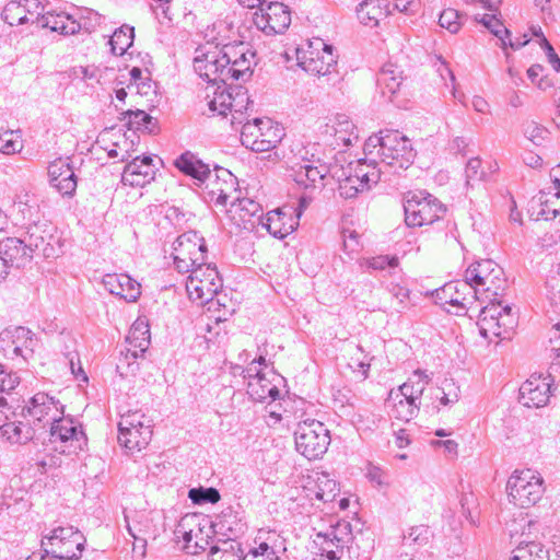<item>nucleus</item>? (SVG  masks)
Returning <instances> with one entry per match:
<instances>
[{
    "label": "nucleus",
    "instance_id": "19",
    "mask_svg": "<svg viewBox=\"0 0 560 560\" xmlns=\"http://www.w3.org/2000/svg\"><path fill=\"white\" fill-rule=\"evenodd\" d=\"M205 101L209 113L213 116H226L229 113H241L246 108L248 96L242 91L233 96L224 86L213 83L205 89Z\"/></svg>",
    "mask_w": 560,
    "mask_h": 560
},
{
    "label": "nucleus",
    "instance_id": "61",
    "mask_svg": "<svg viewBox=\"0 0 560 560\" xmlns=\"http://www.w3.org/2000/svg\"><path fill=\"white\" fill-rule=\"evenodd\" d=\"M465 172L468 182L482 180L487 177V173L482 167V162L478 158H472L467 162Z\"/></svg>",
    "mask_w": 560,
    "mask_h": 560
},
{
    "label": "nucleus",
    "instance_id": "48",
    "mask_svg": "<svg viewBox=\"0 0 560 560\" xmlns=\"http://www.w3.org/2000/svg\"><path fill=\"white\" fill-rule=\"evenodd\" d=\"M24 254V246L18 238L8 237L0 241V260L4 262L7 269L9 264H13Z\"/></svg>",
    "mask_w": 560,
    "mask_h": 560
},
{
    "label": "nucleus",
    "instance_id": "53",
    "mask_svg": "<svg viewBox=\"0 0 560 560\" xmlns=\"http://www.w3.org/2000/svg\"><path fill=\"white\" fill-rule=\"evenodd\" d=\"M389 308L401 313L411 306L410 291L406 287L396 284L392 289V296L388 300Z\"/></svg>",
    "mask_w": 560,
    "mask_h": 560
},
{
    "label": "nucleus",
    "instance_id": "55",
    "mask_svg": "<svg viewBox=\"0 0 560 560\" xmlns=\"http://www.w3.org/2000/svg\"><path fill=\"white\" fill-rule=\"evenodd\" d=\"M325 175L316 166L305 165L295 175V182L304 188L322 184Z\"/></svg>",
    "mask_w": 560,
    "mask_h": 560
},
{
    "label": "nucleus",
    "instance_id": "3",
    "mask_svg": "<svg viewBox=\"0 0 560 560\" xmlns=\"http://www.w3.org/2000/svg\"><path fill=\"white\" fill-rule=\"evenodd\" d=\"M284 137V127L267 117L248 120L243 125L241 131L242 144L257 153L276 149Z\"/></svg>",
    "mask_w": 560,
    "mask_h": 560
},
{
    "label": "nucleus",
    "instance_id": "35",
    "mask_svg": "<svg viewBox=\"0 0 560 560\" xmlns=\"http://www.w3.org/2000/svg\"><path fill=\"white\" fill-rule=\"evenodd\" d=\"M38 9L37 0H12L4 7L2 16L8 24L19 25L25 23L28 15L37 14Z\"/></svg>",
    "mask_w": 560,
    "mask_h": 560
},
{
    "label": "nucleus",
    "instance_id": "1",
    "mask_svg": "<svg viewBox=\"0 0 560 560\" xmlns=\"http://www.w3.org/2000/svg\"><path fill=\"white\" fill-rule=\"evenodd\" d=\"M366 156L376 158L388 165L407 168L412 163L415 152L410 140L397 130L372 135L364 143Z\"/></svg>",
    "mask_w": 560,
    "mask_h": 560
},
{
    "label": "nucleus",
    "instance_id": "30",
    "mask_svg": "<svg viewBox=\"0 0 560 560\" xmlns=\"http://www.w3.org/2000/svg\"><path fill=\"white\" fill-rule=\"evenodd\" d=\"M154 176L153 160L151 156H136L128 163L122 173V180L130 186L142 187L149 184Z\"/></svg>",
    "mask_w": 560,
    "mask_h": 560
},
{
    "label": "nucleus",
    "instance_id": "26",
    "mask_svg": "<svg viewBox=\"0 0 560 560\" xmlns=\"http://www.w3.org/2000/svg\"><path fill=\"white\" fill-rule=\"evenodd\" d=\"M50 184L63 196H72L77 189V176L69 159H56L48 166Z\"/></svg>",
    "mask_w": 560,
    "mask_h": 560
},
{
    "label": "nucleus",
    "instance_id": "59",
    "mask_svg": "<svg viewBox=\"0 0 560 560\" xmlns=\"http://www.w3.org/2000/svg\"><path fill=\"white\" fill-rule=\"evenodd\" d=\"M188 497L194 503L198 504L201 502L217 503L221 498L219 491L214 488H194L189 490Z\"/></svg>",
    "mask_w": 560,
    "mask_h": 560
},
{
    "label": "nucleus",
    "instance_id": "6",
    "mask_svg": "<svg viewBox=\"0 0 560 560\" xmlns=\"http://www.w3.org/2000/svg\"><path fill=\"white\" fill-rule=\"evenodd\" d=\"M299 66L316 77L330 74L337 66L335 47L320 37H312L296 50Z\"/></svg>",
    "mask_w": 560,
    "mask_h": 560
},
{
    "label": "nucleus",
    "instance_id": "44",
    "mask_svg": "<svg viewBox=\"0 0 560 560\" xmlns=\"http://www.w3.org/2000/svg\"><path fill=\"white\" fill-rule=\"evenodd\" d=\"M234 314V307H233V303L230 302L229 304H225V303H221L220 301H218L217 303H210V306L208 307V311H207V319H208V323H207V330L208 332H211L212 330H214V327L212 324H214L215 326H219L220 324H224L226 322H229V319L231 318V316Z\"/></svg>",
    "mask_w": 560,
    "mask_h": 560
},
{
    "label": "nucleus",
    "instance_id": "4",
    "mask_svg": "<svg viewBox=\"0 0 560 560\" xmlns=\"http://www.w3.org/2000/svg\"><path fill=\"white\" fill-rule=\"evenodd\" d=\"M465 278L474 287L477 299L483 302L498 299L505 282L503 269L490 259L469 266Z\"/></svg>",
    "mask_w": 560,
    "mask_h": 560
},
{
    "label": "nucleus",
    "instance_id": "21",
    "mask_svg": "<svg viewBox=\"0 0 560 560\" xmlns=\"http://www.w3.org/2000/svg\"><path fill=\"white\" fill-rule=\"evenodd\" d=\"M253 22L266 35L281 34L291 24V11L281 2H270L254 13Z\"/></svg>",
    "mask_w": 560,
    "mask_h": 560
},
{
    "label": "nucleus",
    "instance_id": "29",
    "mask_svg": "<svg viewBox=\"0 0 560 560\" xmlns=\"http://www.w3.org/2000/svg\"><path fill=\"white\" fill-rule=\"evenodd\" d=\"M30 245L34 246L44 256H56L62 247L61 236L57 229L51 226H37L30 233Z\"/></svg>",
    "mask_w": 560,
    "mask_h": 560
},
{
    "label": "nucleus",
    "instance_id": "31",
    "mask_svg": "<svg viewBox=\"0 0 560 560\" xmlns=\"http://www.w3.org/2000/svg\"><path fill=\"white\" fill-rule=\"evenodd\" d=\"M260 211L259 203L246 197L241 198L240 195H236L235 199H231L225 208L229 221L236 226H245L252 223L253 219L258 215Z\"/></svg>",
    "mask_w": 560,
    "mask_h": 560
},
{
    "label": "nucleus",
    "instance_id": "57",
    "mask_svg": "<svg viewBox=\"0 0 560 560\" xmlns=\"http://www.w3.org/2000/svg\"><path fill=\"white\" fill-rule=\"evenodd\" d=\"M440 26L447 30L452 34L457 33L462 27V18L458 11L454 9H445L439 19Z\"/></svg>",
    "mask_w": 560,
    "mask_h": 560
},
{
    "label": "nucleus",
    "instance_id": "63",
    "mask_svg": "<svg viewBox=\"0 0 560 560\" xmlns=\"http://www.w3.org/2000/svg\"><path fill=\"white\" fill-rule=\"evenodd\" d=\"M560 238V230L552 229L551 225H544L539 230L538 240L542 247H551L558 243Z\"/></svg>",
    "mask_w": 560,
    "mask_h": 560
},
{
    "label": "nucleus",
    "instance_id": "14",
    "mask_svg": "<svg viewBox=\"0 0 560 560\" xmlns=\"http://www.w3.org/2000/svg\"><path fill=\"white\" fill-rule=\"evenodd\" d=\"M118 441L131 453L145 448L152 438L150 420L138 411H129L119 421Z\"/></svg>",
    "mask_w": 560,
    "mask_h": 560
},
{
    "label": "nucleus",
    "instance_id": "18",
    "mask_svg": "<svg viewBox=\"0 0 560 560\" xmlns=\"http://www.w3.org/2000/svg\"><path fill=\"white\" fill-rule=\"evenodd\" d=\"M223 48L219 45L207 44L197 49L194 59L195 71L211 84L228 82Z\"/></svg>",
    "mask_w": 560,
    "mask_h": 560
},
{
    "label": "nucleus",
    "instance_id": "37",
    "mask_svg": "<svg viewBox=\"0 0 560 560\" xmlns=\"http://www.w3.org/2000/svg\"><path fill=\"white\" fill-rule=\"evenodd\" d=\"M305 490L310 499H317L325 503L334 501L339 492L337 482L325 474L308 480Z\"/></svg>",
    "mask_w": 560,
    "mask_h": 560
},
{
    "label": "nucleus",
    "instance_id": "58",
    "mask_svg": "<svg viewBox=\"0 0 560 560\" xmlns=\"http://www.w3.org/2000/svg\"><path fill=\"white\" fill-rule=\"evenodd\" d=\"M431 533L429 527L423 524L413 525L409 528L407 535L404 536L406 544L425 545L430 539Z\"/></svg>",
    "mask_w": 560,
    "mask_h": 560
},
{
    "label": "nucleus",
    "instance_id": "2",
    "mask_svg": "<svg viewBox=\"0 0 560 560\" xmlns=\"http://www.w3.org/2000/svg\"><path fill=\"white\" fill-rule=\"evenodd\" d=\"M428 382V375L415 371L402 385L392 389L386 402L389 415L402 422H409L413 419L419 410L417 401L420 399Z\"/></svg>",
    "mask_w": 560,
    "mask_h": 560
},
{
    "label": "nucleus",
    "instance_id": "47",
    "mask_svg": "<svg viewBox=\"0 0 560 560\" xmlns=\"http://www.w3.org/2000/svg\"><path fill=\"white\" fill-rule=\"evenodd\" d=\"M133 43V28L121 26L117 28L109 39V45L114 55L122 56Z\"/></svg>",
    "mask_w": 560,
    "mask_h": 560
},
{
    "label": "nucleus",
    "instance_id": "50",
    "mask_svg": "<svg viewBox=\"0 0 560 560\" xmlns=\"http://www.w3.org/2000/svg\"><path fill=\"white\" fill-rule=\"evenodd\" d=\"M0 431L12 443H24L31 439V429L21 422L0 425Z\"/></svg>",
    "mask_w": 560,
    "mask_h": 560
},
{
    "label": "nucleus",
    "instance_id": "7",
    "mask_svg": "<svg viewBox=\"0 0 560 560\" xmlns=\"http://www.w3.org/2000/svg\"><path fill=\"white\" fill-rule=\"evenodd\" d=\"M506 493L514 506L530 508L539 502L544 494V480L530 469L516 470L506 482Z\"/></svg>",
    "mask_w": 560,
    "mask_h": 560
},
{
    "label": "nucleus",
    "instance_id": "45",
    "mask_svg": "<svg viewBox=\"0 0 560 560\" xmlns=\"http://www.w3.org/2000/svg\"><path fill=\"white\" fill-rule=\"evenodd\" d=\"M511 560H549V552L536 541L520 544L512 552Z\"/></svg>",
    "mask_w": 560,
    "mask_h": 560
},
{
    "label": "nucleus",
    "instance_id": "32",
    "mask_svg": "<svg viewBox=\"0 0 560 560\" xmlns=\"http://www.w3.org/2000/svg\"><path fill=\"white\" fill-rule=\"evenodd\" d=\"M27 412L35 421L55 422L62 415V406L47 394L37 393L31 399Z\"/></svg>",
    "mask_w": 560,
    "mask_h": 560
},
{
    "label": "nucleus",
    "instance_id": "11",
    "mask_svg": "<svg viewBox=\"0 0 560 560\" xmlns=\"http://www.w3.org/2000/svg\"><path fill=\"white\" fill-rule=\"evenodd\" d=\"M85 538L72 526H59L45 536L42 545L55 559H78L83 551Z\"/></svg>",
    "mask_w": 560,
    "mask_h": 560
},
{
    "label": "nucleus",
    "instance_id": "62",
    "mask_svg": "<svg viewBox=\"0 0 560 560\" xmlns=\"http://www.w3.org/2000/svg\"><path fill=\"white\" fill-rule=\"evenodd\" d=\"M158 4L155 5V10L159 14H161L164 19L172 21L179 14L178 3L174 0H154Z\"/></svg>",
    "mask_w": 560,
    "mask_h": 560
},
{
    "label": "nucleus",
    "instance_id": "22",
    "mask_svg": "<svg viewBox=\"0 0 560 560\" xmlns=\"http://www.w3.org/2000/svg\"><path fill=\"white\" fill-rule=\"evenodd\" d=\"M50 440L61 443L62 453H77L86 445V436L80 425L66 417H58L50 428Z\"/></svg>",
    "mask_w": 560,
    "mask_h": 560
},
{
    "label": "nucleus",
    "instance_id": "42",
    "mask_svg": "<svg viewBox=\"0 0 560 560\" xmlns=\"http://www.w3.org/2000/svg\"><path fill=\"white\" fill-rule=\"evenodd\" d=\"M248 394L255 400H265L267 398L275 400L279 397L280 392L271 382L257 374L248 382Z\"/></svg>",
    "mask_w": 560,
    "mask_h": 560
},
{
    "label": "nucleus",
    "instance_id": "10",
    "mask_svg": "<svg viewBox=\"0 0 560 560\" xmlns=\"http://www.w3.org/2000/svg\"><path fill=\"white\" fill-rule=\"evenodd\" d=\"M151 343L149 322L139 317L131 325L126 337L125 350L121 352L117 370L121 375L127 376L135 372L133 365L138 366V359L143 358Z\"/></svg>",
    "mask_w": 560,
    "mask_h": 560
},
{
    "label": "nucleus",
    "instance_id": "23",
    "mask_svg": "<svg viewBox=\"0 0 560 560\" xmlns=\"http://www.w3.org/2000/svg\"><path fill=\"white\" fill-rule=\"evenodd\" d=\"M325 141L336 148H347L358 141V129L345 114H337L329 118L322 130Z\"/></svg>",
    "mask_w": 560,
    "mask_h": 560
},
{
    "label": "nucleus",
    "instance_id": "20",
    "mask_svg": "<svg viewBox=\"0 0 560 560\" xmlns=\"http://www.w3.org/2000/svg\"><path fill=\"white\" fill-rule=\"evenodd\" d=\"M205 189L217 207L226 208L240 195L237 178L226 168L218 167L206 178Z\"/></svg>",
    "mask_w": 560,
    "mask_h": 560
},
{
    "label": "nucleus",
    "instance_id": "60",
    "mask_svg": "<svg viewBox=\"0 0 560 560\" xmlns=\"http://www.w3.org/2000/svg\"><path fill=\"white\" fill-rule=\"evenodd\" d=\"M244 560H278V557L267 542H260L257 548L247 553Z\"/></svg>",
    "mask_w": 560,
    "mask_h": 560
},
{
    "label": "nucleus",
    "instance_id": "34",
    "mask_svg": "<svg viewBox=\"0 0 560 560\" xmlns=\"http://www.w3.org/2000/svg\"><path fill=\"white\" fill-rule=\"evenodd\" d=\"M388 14V0H363L357 8L358 20L368 26H377Z\"/></svg>",
    "mask_w": 560,
    "mask_h": 560
},
{
    "label": "nucleus",
    "instance_id": "49",
    "mask_svg": "<svg viewBox=\"0 0 560 560\" xmlns=\"http://www.w3.org/2000/svg\"><path fill=\"white\" fill-rule=\"evenodd\" d=\"M28 335L30 331L23 327L5 329L0 334V342H11L13 351L21 353L22 349L28 347V342H31Z\"/></svg>",
    "mask_w": 560,
    "mask_h": 560
},
{
    "label": "nucleus",
    "instance_id": "56",
    "mask_svg": "<svg viewBox=\"0 0 560 560\" xmlns=\"http://www.w3.org/2000/svg\"><path fill=\"white\" fill-rule=\"evenodd\" d=\"M242 555L237 546L223 541L220 546L211 548V560H241Z\"/></svg>",
    "mask_w": 560,
    "mask_h": 560
},
{
    "label": "nucleus",
    "instance_id": "43",
    "mask_svg": "<svg viewBox=\"0 0 560 560\" xmlns=\"http://www.w3.org/2000/svg\"><path fill=\"white\" fill-rule=\"evenodd\" d=\"M128 530L133 539L143 540V537L154 534V525L148 514L137 512L130 518L128 517Z\"/></svg>",
    "mask_w": 560,
    "mask_h": 560
},
{
    "label": "nucleus",
    "instance_id": "52",
    "mask_svg": "<svg viewBox=\"0 0 560 560\" xmlns=\"http://www.w3.org/2000/svg\"><path fill=\"white\" fill-rule=\"evenodd\" d=\"M434 400L443 407L456 404L458 401V387L453 381L444 380L435 390Z\"/></svg>",
    "mask_w": 560,
    "mask_h": 560
},
{
    "label": "nucleus",
    "instance_id": "39",
    "mask_svg": "<svg viewBox=\"0 0 560 560\" xmlns=\"http://www.w3.org/2000/svg\"><path fill=\"white\" fill-rule=\"evenodd\" d=\"M175 166L186 175L191 176L201 184L206 183V178L210 175L209 166L198 160L190 153L182 154L176 161Z\"/></svg>",
    "mask_w": 560,
    "mask_h": 560
},
{
    "label": "nucleus",
    "instance_id": "24",
    "mask_svg": "<svg viewBox=\"0 0 560 560\" xmlns=\"http://www.w3.org/2000/svg\"><path fill=\"white\" fill-rule=\"evenodd\" d=\"M552 377L550 374H533L520 388V401L527 408L545 407L551 396Z\"/></svg>",
    "mask_w": 560,
    "mask_h": 560
},
{
    "label": "nucleus",
    "instance_id": "41",
    "mask_svg": "<svg viewBox=\"0 0 560 560\" xmlns=\"http://www.w3.org/2000/svg\"><path fill=\"white\" fill-rule=\"evenodd\" d=\"M124 120L129 128L147 133H156L159 130L156 119L144 110H127L124 113Z\"/></svg>",
    "mask_w": 560,
    "mask_h": 560
},
{
    "label": "nucleus",
    "instance_id": "16",
    "mask_svg": "<svg viewBox=\"0 0 560 560\" xmlns=\"http://www.w3.org/2000/svg\"><path fill=\"white\" fill-rule=\"evenodd\" d=\"M197 514H187L177 524L175 536L182 548L190 555L205 551L210 546V529Z\"/></svg>",
    "mask_w": 560,
    "mask_h": 560
},
{
    "label": "nucleus",
    "instance_id": "38",
    "mask_svg": "<svg viewBox=\"0 0 560 560\" xmlns=\"http://www.w3.org/2000/svg\"><path fill=\"white\" fill-rule=\"evenodd\" d=\"M476 20L483 24V26L488 28L492 34L499 37L503 47L509 45L511 48L517 49L525 46L529 42L527 35H523L522 39L517 38L516 40H511L510 32L494 15L485 14L481 19L476 16Z\"/></svg>",
    "mask_w": 560,
    "mask_h": 560
},
{
    "label": "nucleus",
    "instance_id": "27",
    "mask_svg": "<svg viewBox=\"0 0 560 560\" xmlns=\"http://www.w3.org/2000/svg\"><path fill=\"white\" fill-rule=\"evenodd\" d=\"M445 305L458 308L469 307L477 299L474 287L465 280H457L446 283L439 293Z\"/></svg>",
    "mask_w": 560,
    "mask_h": 560
},
{
    "label": "nucleus",
    "instance_id": "28",
    "mask_svg": "<svg viewBox=\"0 0 560 560\" xmlns=\"http://www.w3.org/2000/svg\"><path fill=\"white\" fill-rule=\"evenodd\" d=\"M264 225L271 235L283 238L298 226V214L292 209H276L267 213Z\"/></svg>",
    "mask_w": 560,
    "mask_h": 560
},
{
    "label": "nucleus",
    "instance_id": "46",
    "mask_svg": "<svg viewBox=\"0 0 560 560\" xmlns=\"http://www.w3.org/2000/svg\"><path fill=\"white\" fill-rule=\"evenodd\" d=\"M378 83L388 93L395 94L402 83L401 71L395 65H385L381 70Z\"/></svg>",
    "mask_w": 560,
    "mask_h": 560
},
{
    "label": "nucleus",
    "instance_id": "15",
    "mask_svg": "<svg viewBox=\"0 0 560 560\" xmlns=\"http://www.w3.org/2000/svg\"><path fill=\"white\" fill-rule=\"evenodd\" d=\"M225 61V73L229 80H248L256 66V51L244 40L222 45Z\"/></svg>",
    "mask_w": 560,
    "mask_h": 560
},
{
    "label": "nucleus",
    "instance_id": "51",
    "mask_svg": "<svg viewBox=\"0 0 560 560\" xmlns=\"http://www.w3.org/2000/svg\"><path fill=\"white\" fill-rule=\"evenodd\" d=\"M23 140L18 131L0 129V152L14 154L22 150Z\"/></svg>",
    "mask_w": 560,
    "mask_h": 560
},
{
    "label": "nucleus",
    "instance_id": "40",
    "mask_svg": "<svg viewBox=\"0 0 560 560\" xmlns=\"http://www.w3.org/2000/svg\"><path fill=\"white\" fill-rule=\"evenodd\" d=\"M241 21L234 14H228L214 23L217 39L224 43L238 42L241 34Z\"/></svg>",
    "mask_w": 560,
    "mask_h": 560
},
{
    "label": "nucleus",
    "instance_id": "17",
    "mask_svg": "<svg viewBox=\"0 0 560 560\" xmlns=\"http://www.w3.org/2000/svg\"><path fill=\"white\" fill-rule=\"evenodd\" d=\"M445 209L434 197L412 194L405 205V221L408 226L420 228L438 221Z\"/></svg>",
    "mask_w": 560,
    "mask_h": 560
},
{
    "label": "nucleus",
    "instance_id": "8",
    "mask_svg": "<svg viewBox=\"0 0 560 560\" xmlns=\"http://www.w3.org/2000/svg\"><path fill=\"white\" fill-rule=\"evenodd\" d=\"M188 272L185 288L190 302L199 306L211 303L223 287L217 267L210 264L201 265Z\"/></svg>",
    "mask_w": 560,
    "mask_h": 560
},
{
    "label": "nucleus",
    "instance_id": "25",
    "mask_svg": "<svg viewBox=\"0 0 560 560\" xmlns=\"http://www.w3.org/2000/svg\"><path fill=\"white\" fill-rule=\"evenodd\" d=\"M527 212L534 221H549L560 215V191L548 187L533 197L527 206Z\"/></svg>",
    "mask_w": 560,
    "mask_h": 560
},
{
    "label": "nucleus",
    "instance_id": "5",
    "mask_svg": "<svg viewBox=\"0 0 560 560\" xmlns=\"http://www.w3.org/2000/svg\"><path fill=\"white\" fill-rule=\"evenodd\" d=\"M380 179V170L374 158L366 156L349 162L338 175L339 191L345 198H353Z\"/></svg>",
    "mask_w": 560,
    "mask_h": 560
},
{
    "label": "nucleus",
    "instance_id": "33",
    "mask_svg": "<svg viewBox=\"0 0 560 560\" xmlns=\"http://www.w3.org/2000/svg\"><path fill=\"white\" fill-rule=\"evenodd\" d=\"M104 284L112 294L126 301H136L141 293V285L126 273H108Z\"/></svg>",
    "mask_w": 560,
    "mask_h": 560
},
{
    "label": "nucleus",
    "instance_id": "13",
    "mask_svg": "<svg viewBox=\"0 0 560 560\" xmlns=\"http://www.w3.org/2000/svg\"><path fill=\"white\" fill-rule=\"evenodd\" d=\"M207 244L201 235L197 232L183 233L174 244V265L178 271L188 272L196 267L207 265Z\"/></svg>",
    "mask_w": 560,
    "mask_h": 560
},
{
    "label": "nucleus",
    "instance_id": "64",
    "mask_svg": "<svg viewBox=\"0 0 560 560\" xmlns=\"http://www.w3.org/2000/svg\"><path fill=\"white\" fill-rule=\"evenodd\" d=\"M20 384V377L4 370L0 364V393H9Z\"/></svg>",
    "mask_w": 560,
    "mask_h": 560
},
{
    "label": "nucleus",
    "instance_id": "12",
    "mask_svg": "<svg viewBox=\"0 0 560 560\" xmlns=\"http://www.w3.org/2000/svg\"><path fill=\"white\" fill-rule=\"evenodd\" d=\"M477 324L481 336L492 341L510 334L514 325V317L511 313V307L502 305L495 299L488 301V304L482 307Z\"/></svg>",
    "mask_w": 560,
    "mask_h": 560
},
{
    "label": "nucleus",
    "instance_id": "9",
    "mask_svg": "<svg viewBox=\"0 0 560 560\" xmlns=\"http://www.w3.org/2000/svg\"><path fill=\"white\" fill-rule=\"evenodd\" d=\"M294 440L296 451L308 460H314L322 458L327 452L330 433L320 421L305 420L299 423Z\"/></svg>",
    "mask_w": 560,
    "mask_h": 560
},
{
    "label": "nucleus",
    "instance_id": "36",
    "mask_svg": "<svg viewBox=\"0 0 560 560\" xmlns=\"http://www.w3.org/2000/svg\"><path fill=\"white\" fill-rule=\"evenodd\" d=\"M36 24L40 28H47L50 32L61 35L75 34L80 30V24L70 15L65 13L48 12L37 18Z\"/></svg>",
    "mask_w": 560,
    "mask_h": 560
},
{
    "label": "nucleus",
    "instance_id": "54",
    "mask_svg": "<svg viewBox=\"0 0 560 560\" xmlns=\"http://www.w3.org/2000/svg\"><path fill=\"white\" fill-rule=\"evenodd\" d=\"M365 266L376 271H393L400 266V258L397 255H377L365 259Z\"/></svg>",
    "mask_w": 560,
    "mask_h": 560
}]
</instances>
